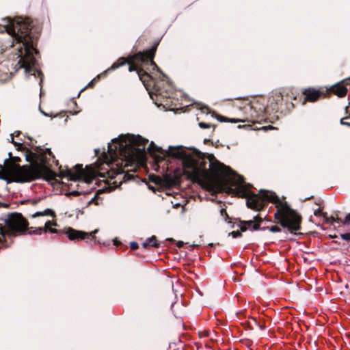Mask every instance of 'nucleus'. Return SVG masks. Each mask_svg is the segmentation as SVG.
Instances as JSON below:
<instances>
[{
	"label": "nucleus",
	"mask_w": 350,
	"mask_h": 350,
	"mask_svg": "<svg viewBox=\"0 0 350 350\" xmlns=\"http://www.w3.org/2000/svg\"><path fill=\"white\" fill-rule=\"evenodd\" d=\"M143 247L147 249L150 247H159V243H158L156 237L152 236L150 238H148L144 243H143Z\"/></svg>",
	"instance_id": "aec40b11"
},
{
	"label": "nucleus",
	"mask_w": 350,
	"mask_h": 350,
	"mask_svg": "<svg viewBox=\"0 0 350 350\" xmlns=\"http://www.w3.org/2000/svg\"><path fill=\"white\" fill-rule=\"evenodd\" d=\"M220 212H221V215H225V216L228 217V214H227L226 209L221 208Z\"/></svg>",
	"instance_id": "a19ab883"
},
{
	"label": "nucleus",
	"mask_w": 350,
	"mask_h": 350,
	"mask_svg": "<svg viewBox=\"0 0 350 350\" xmlns=\"http://www.w3.org/2000/svg\"><path fill=\"white\" fill-rule=\"evenodd\" d=\"M120 139L124 142L126 146H131L135 148L144 150L145 145L148 142V139L140 135L127 134L121 135ZM145 152V150H144Z\"/></svg>",
	"instance_id": "4468645a"
},
{
	"label": "nucleus",
	"mask_w": 350,
	"mask_h": 350,
	"mask_svg": "<svg viewBox=\"0 0 350 350\" xmlns=\"http://www.w3.org/2000/svg\"><path fill=\"white\" fill-rule=\"evenodd\" d=\"M349 105L350 106V84H349Z\"/></svg>",
	"instance_id": "a18cd8bd"
},
{
	"label": "nucleus",
	"mask_w": 350,
	"mask_h": 350,
	"mask_svg": "<svg viewBox=\"0 0 350 350\" xmlns=\"http://www.w3.org/2000/svg\"><path fill=\"white\" fill-rule=\"evenodd\" d=\"M323 213H322V211H321L320 209H319V210H317V211H315V212H314V215H320V214H322V215H323Z\"/></svg>",
	"instance_id": "37998d69"
},
{
	"label": "nucleus",
	"mask_w": 350,
	"mask_h": 350,
	"mask_svg": "<svg viewBox=\"0 0 350 350\" xmlns=\"http://www.w3.org/2000/svg\"><path fill=\"white\" fill-rule=\"evenodd\" d=\"M159 44V42L156 41L151 48L148 50L118 58L105 72L114 70L127 64L129 72L136 71L137 72L139 79L148 91L154 90L156 94H161V90L154 82L152 77L147 72L150 69L147 68L145 70L144 68V66H150L152 70H159L154 61Z\"/></svg>",
	"instance_id": "20e7f679"
},
{
	"label": "nucleus",
	"mask_w": 350,
	"mask_h": 350,
	"mask_svg": "<svg viewBox=\"0 0 350 350\" xmlns=\"http://www.w3.org/2000/svg\"><path fill=\"white\" fill-rule=\"evenodd\" d=\"M334 216H335V221L338 222V223H340L342 225V221H344V219H342L340 217H338V214H335Z\"/></svg>",
	"instance_id": "c9c22d12"
},
{
	"label": "nucleus",
	"mask_w": 350,
	"mask_h": 350,
	"mask_svg": "<svg viewBox=\"0 0 350 350\" xmlns=\"http://www.w3.org/2000/svg\"><path fill=\"white\" fill-rule=\"evenodd\" d=\"M19 134H20V132H19V131H18V132H17V134H16V136H17V135H18Z\"/></svg>",
	"instance_id": "09e8293b"
},
{
	"label": "nucleus",
	"mask_w": 350,
	"mask_h": 350,
	"mask_svg": "<svg viewBox=\"0 0 350 350\" xmlns=\"http://www.w3.org/2000/svg\"><path fill=\"white\" fill-rule=\"evenodd\" d=\"M283 104L282 96L278 91L273 92L268 98L265 96L236 98L232 100V105L239 111L238 114L232 118H224V120L232 123H260L267 120V115L278 112Z\"/></svg>",
	"instance_id": "f03ea898"
},
{
	"label": "nucleus",
	"mask_w": 350,
	"mask_h": 350,
	"mask_svg": "<svg viewBox=\"0 0 350 350\" xmlns=\"http://www.w3.org/2000/svg\"><path fill=\"white\" fill-rule=\"evenodd\" d=\"M232 234L233 237H236L237 236H238V235L241 234H240V232H238V231H237V232L233 231V232H232Z\"/></svg>",
	"instance_id": "79ce46f5"
},
{
	"label": "nucleus",
	"mask_w": 350,
	"mask_h": 350,
	"mask_svg": "<svg viewBox=\"0 0 350 350\" xmlns=\"http://www.w3.org/2000/svg\"><path fill=\"white\" fill-rule=\"evenodd\" d=\"M97 200H98L97 196H94V198H92V199L89 202V204H92V203H94V204H96V205H97V204H98V202H97Z\"/></svg>",
	"instance_id": "e433bc0d"
},
{
	"label": "nucleus",
	"mask_w": 350,
	"mask_h": 350,
	"mask_svg": "<svg viewBox=\"0 0 350 350\" xmlns=\"http://www.w3.org/2000/svg\"><path fill=\"white\" fill-rule=\"evenodd\" d=\"M145 161L144 150L126 146L120 136L113 139V144L108 146V152L102 153L94 167L90 165L83 169L81 164H77L73 170H60L59 176L85 183L92 182L97 176L113 179L118 174L124 173L125 167L134 163L141 164Z\"/></svg>",
	"instance_id": "f257e3e1"
},
{
	"label": "nucleus",
	"mask_w": 350,
	"mask_h": 350,
	"mask_svg": "<svg viewBox=\"0 0 350 350\" xmlns=\"http://www.w3.org/2000/svg\"><path fill=\"white\" fill-rule=\"evenodd\" d=\"M183 245V243L181 242V241H178V243H177V246L178 247H181Z\"/></svg>",
	"instance_id": "c03bdc74"
},
{
	"label": "nucleus",
	"mask_w": 350,
	"mask_h": 350,
	"mask_svg": "<svg viewBox=\"0 0 350 350\" xmlns=\"http://www.w3.org/2000/svg\"><path fill=\"white\" fill-rule=\"evenodd\" d=\"M347 118H343L340 120V123L343 125H347V126H350V123L349 122H345V120Z\"/></svg>",
	"instance_id": "58836bf2"
},
{
	"label": "nucleus",
	"mask_w": 350,
	"mask_h": 350,
	"mask_svg": "<svg viewBox=\"0 0 350 350\" xmlns=\"http://www.w3.org/2000/svg\"><path fill=\"white\" fill-rule=\"evenodd\" d=\"M200 338H205L209 336V332L208 330H204L202 332H199L198 333Z\"/></svg>",
	"instance_id": "c85d7f7f"
},
{
	"label": "nucleus",
	"mask_w": 350,
	"mask_h": 350,
	"mask_svg": "<svg viewBox=\"0 0 350 350\" xmlns=\"http://www.w3.org/2000/svg\"><path fill=\"white\" fill-rule=\"evenodd\" d=\"M200 111H201L202 113L208 114V113H211L210 111H209V108L207 107H201L200 108Z\"/></svg>",
	"instance_id": "473e14b6"
},
{
	"label": "nucleus",
	"mask_w": 350,
	"mask_h": 350,
	"mask_svg": "<svg viewBox=\"0 0 350 350\" xmlns=\"http://www.w3.org/2000/svg\"><path fill=\"white\" fill-rule=\"evenodd\" d=\"M40 216H51L55 217V213L54 211L50 208H46L43 211H38L31 215V217H37Z\"/></svg>",
	"instance_id": "412c9836"
},
{
	"label": "nucleus",
	"mask_w": 350,
	"mask_h": 350,
	"mask_svg": "<svg viewBox=\"0 0 350 350\" xmlns=\"http://www.w3.org/2000/svg\"><path fill=\"white\" fill-rule=\"evenodd\" d=\"M97 81L96 79L94 78L93 80H92L86 86V88H93L94 85V83Z\"/></svg>",
	"instance_id": "f704fd0d"
},
{
	"label": "nucleus",
	"mask_w": 350,
	"mask_h": 350,
	"mask_svg": "<svg viewBox=\"0 0 350 350\" xmlns=\"http://www.w3.org/2000/svg\"><path fill=\"white\" fill-rule=\"evenodd\" d=\"M97 231L98 230H95L91 232H85L69 228L66 232V234H67L68 239L71 241H82L90 238L94 239V234L97 232Z\"/></svg>",
	"instance_id": "dca6fc26"
},
{
	"label": "nucleus",
	"mask_w": 350,
	"mask_h": 350,
	"mask_svg": "<svg viewBox=\"0 0 350 350\" xmlns=\"http://www.w3.org/2000/svg\"><path fill=\"white\" fill-rule=\"evenodd\" d=\"M199 126L200 128L205 129L211 128L213 125L210 123H207V122H200Z\"/></svg>",
	"instance_id": "bb28decb"
},
{
	"label": "nucleus",
	"mask_w": 350,
	"mask_h": 350,
	"mask_svg": "<svg viewBox=\"0 0 350 350\" xmlns=\"http://www.w3.org/2000/svg\"><path fill=\"white\" fill-rule=\"evenodd\" d=\"M57 225V223L56 221H48L45 223V225L44 227H42V228H44L46 229L44 232H50L51 233H56L57 232V230L55 228H52L53 226H56Z\"/></svg>",
	"instance_id": "4be33fe9"
},
{
	"label": "nucleus",
	"mask_w": 350,
	"mask_h": 350,
	"mask_svg": "<svg viewBox=\"0 0 350 350\" xmlns=\"http://www.w3.org/2000/svg\"><path fill=\"white\" fill-rule=\"evenodd\" d=\"M6 234L5 226L3 227L1 224H0V235Z\"/></svg>",
	"instance_id": "72a5a7b5"
},
{
	"label": "nucleus",
	"mask_w": 350,
	"mask_h": 350,
	"mask_svg": "<svg viewBox=\"0 0 350 350\" xmlns=\"http://www.w3.org/2000/svg\"><path fill=\"white\" fill-rule=\"evenodd\" d=\"M11 142L16 147L18 150L25 151L26 161L31 163L37 169L43 179L48 181L55 179L57 176L55 172L47 166L46 154L51 155L52 154L50 150H40L33 152L31 150L23 147V144L15 142L14 140V134L11 135Z\"/></svg>",
	"instance_id": "6e6552de"
},
{
	"label": "nucleus",
	"mask_w": 350,
	"mask_h": 350,
	"mask_svg": "<svg viewBox=\"0 0 350 350\" xmlns=\"http://www.w3.org/2000/svg\"><path fill=\"white\" fill-rule=\"evenodd\" d=\"M262 220L263 219L259 215H257L254 217L253 220L241 221L239 224L240 230L242 232H245L247 230L251 231L260 230L261 229L260 224Z\"/></svg>",
	"instance_id": "f3484780"
},
{
	"label": "nucleus",
	"mask_w": 350,
	"mask_h": 350,
	"mask_svg": "<svg viewBox=\"0 0 350 350\" xmlns=\"http://www.w3.org/2000/svg\"><path fill=\"white\" fill-rule=\"evenodd\" d=\"M166 156L182 160L186 179L202 185L208 173L204 154L197 150L187 151L180 148H170Z\"/></svg>",
	"instance_id": "423d86ee"
},
{
	"label": "nucleus",
	"mask_w": 350,
	"mask_h": 350,
	"mask_svg": "<svg viewBox=\"0 0 350 350\" xmlns=\"http://www.w3.org/2000/svg\"><path fill=\"white\" fill-rule=\"evenodd\" d=\"M340 237L343 240L350 241V232L342 234Z\"/></svg>",
	"instance_id": "7c9ffc66"
},
{
	"label": "nucleus",
	"mask_w": 350,
	"mask_h": 350,
	"mask_svg": "<svg viewBox=\"0 0 350 350\" xmlns=\"http://www.w3.org/2000/svg\"><path fill=\"white\" fill-rule=\"evenodd\" d=\"M275 206L276 212L274 214L275 222L286 228L289 231L294 232L300 229L301 217L293 210L288 203L282 201L278 197L275 200Z\"/></svg>",
	"instance_id": "1a4fd4ad"
},
{
	"label": "nucleus",
	"mask_w": 350,
	"mask_h": 350,
	"mask_svg": "<svg viewBox=\"0 0 350 350\" xmlns=\"http://www.w3.org/2000/svg\"><path fill=\"white\" fill-rule=\"evenodd\" d=\"M184 175L179 169H176L172 173L165 174L163 176V184L167 187L179 186L182 182V176Z\"/></svg>",
	"instance_id": "2eb2a0df"
},
{
	"label": "nucleus",
	"mask_w": 350,
	"mask_h": 350,
	"mask_svg": "<svg viewBox=\"0 0 350 350\" xmlns=\"http://www.w3.org/2000/svg\"><path fill=\"white\" fill-rule=\"evenodd\" d=\"M237 317L239 319H242L243 318H245L246 317V314H245V310H241L239 312H237Z\"/></svg>",
	"instance_id": "c756f323"
},
{
	"label": "nucleus",
	"mask_w": 350,
	"mask_h": 350,
	"mask_svg": "<svg viewBox=\"0 0 350 350\" xmlns=\"http://www.w3.org/2000/svg\"><path fill=\"white\" fill-rule=\"evenodd\" d=\"M208 173L201 187L208 191H224L228 194L248 198L252 194V185L244 184V178L236 174L230 167L225 165L213 155L209 157Z\"/></svg>",
	"instance_id": "7ed1b4c3"
},
{
	"label": "nucleus",
	"mask_w": 350,
	"mask_h": 350,
	"mask_svg": "<svg viewBox=\"0 0 350 350\" xmlns=\"http://www.w3.org/2000/svg\"><path fill=\"white\" fill-rule=\"evenodd\" d=\"M148 152L152 157H154L156 161H162L166 157L165 151L158 147L153 142L150 144Z\"/></svg>",
	"instance_id": "a211bd4d"
},
{
	"label": "nucleus",
	"mask_w": 350,
	"mask_h": 350,
	"mask_svg": "<svg viewBox=\"0 0 350 350\" xmlns=\"http://www.w3.org/2000/svg\"><path fill=\"white\" fill-rule=\"evenodd\" d=\"M269 230V231L272 232H279L281 231V229L279 226H276V225H274V226H270V227H262L261 228V230Z\"/></svg>",
	"instance_id": "b1692460"
},
{
	"label": "nucleus",
	"mask_w": 350,
	"mask_h": 350,
	"mask_svg": "<svg viewBox=\"0 0 350 350\" xmlns=\"http://www.w3.org/2000/svg\"><path fill=\"white\" fill-rule=\"evenodd\" d=\"M0 178L8 183H23L42 178V176L31 163L20 165L12 161H7L4 162V165H0Z\"/></svg>",
	"instance_id": "0eeeda50"
},
{
	"label": "nucleus",
	"mask_w": 350,
	"mask_h": 350,
	"mask_svg": "<svg viewBox=\"0 0 350 350\" xmlns=\"http://www.w3.org/2000/svg\"><path fill=\"white\" fill-rule=\"evenodd\" d=\"M113 245L116 246H119L121 245V242L119 240H118L117 239H116L113 240Z\"/></svg>",
	"instance_id": "ea45409f"
},
{
	"label": "nucleus",
	"mask_w": 350,
	"mask_h": 350,
	"mask_svg": "<svg viewBox=\"0 0 350 350\" xmlns=\"http://www.w3.org/2000/svg\"><path fill=\"white\" fill-rule=\"evenodd\" d=\"M69 194L71 196H79L81 194V192H79L78 191H73L70 192Z\"/></svg>",
	"instance_id": "4c0bfd02"
},
{
	"label": "nucleus",
	"mask_w": 350,
	"mask_h": 350,
	"mask_svg": "<svg viewBox=\"0 0 350 350\" xmlns=\"http://www.w3.org/2000/svg\"><path fill=\"white\" fill-rule=\"evenodd\" d=\"M7 235L18 236L25 234L27 231L29 222L19 213H12L8 215L5 221Z\"/></svg>",
	"instance_id": "9b49d317"
},
{
	"label": "nucleus",
	"mask_w": 350,
	"mask_h": 350,
	"mask_svg": "<svg viewBox=\"0 0 350 350\" xmlns=\"http://www.w3.org/2000/svg\"><path fill=\"white\" fill-rule=\"evenodd\" d=\"M151 180L154 183L157 185L161 184V182L163 183V178L158 176H153V177L150 178Z\"/></svg>",
	"instance_id": "a878e982"
},
{
	"label": "nucleus",
	"mask_w": 350,
	"mask_h": 350,
	"mask_svg": "<svg viewBox=\"0 0 350 350\" xmlns=\"http://www.w3.org/2000/svg\"><path fill=\"white\" fill-rule=\"evenodd\" d=\"M260 327L261 329H265V326H263V325H260Z\"/></svg>",
	"instance_id": "de8ad7c7"
},
{
	"label": "nucleus",
	"mask_w": 350,
	"mask_h": 350,
	"mask_svg": "<svg viewBox=\"0 0 350 350\" xmlns=\"http://www.w3.org/2000/svg\"><path fill=\"white\" fill-rule=\"evenodd\" d=\"M278 92L282 96L284 102L289 99L296 100L297 98L298 93L293 88H284Z\"/></svg>",
	"instance_id": "6ab92c4d"
},
{
	"label": "nucleus",
	"mask_w": 350,
	"mask_h": 350,
	"mask_svg": "<svg viewBox=\"0 0 350 350\" xmlns=\"http://www.w3.org/2000/svg\"><path fill=\"white\" fill-rule=\"evenodd\" d=\"M46 229L44 228H42V227H39V228H33V227H30L27 228V230H28V233L29 234H41L42 233H44V230Z\"/></svg>",
	"instance_id": "5701e85b"
},
{
	"label": "nucleus",
	"mask_w": 350,
	"mask_h": 350,
	"mask_svg": "<svg viewBox=\"0 0 350 350\" xmlns=\"http://www.w3.org/2000/svg\"><path fill=\"white\" fill-rule=\"evenodd\" d=\"M9 156L11 157V159H6L5 162H6L7 161H12L14 163H17V162L21 161V159L18 157H12V153H10Z\"/></svg>",
	"instance_id": "cd10ccee"
},
{
	"label": "nucleus",
	"mask_w": 350,
	"mask_h": 350,
	"mask_svg": "<svg viewBox=\"0 0 350 350\" xmlns=\"http://www.w3.org/2000/svg\"><path fill=\"white\" fill-rule=\"evenodd\" d=\"M278 196L275 192L267 190H260L258 193L252 192L246 200L247 206L256 211L262 210L268 203H275Z\"/></svg>",
	"instance_id": "9d476101"
},
{
	"label": "nucleus",
	"mask_w": 350,
	"mask_h": 350,
	"mask_svg": "<svg viewBox=\"0 0 350 350\" xmlns=\"http://www.w3.org/2000/svg\"><path fill=\"white\" fill-rule=\"evenodd\" d=\"M323 216L326 223L333 224L334 222H335V216L332 215L331 217H327L326 213H323Z\"/></svg>",
	"instance_id": "393cba45"
},
{
	"label": "nucleus",
	"mask_w": 350,
	"mask_h": 350,
	"mask_svg": "<svg viewBox=\"0 0 350 350\" xmlns=\"http://www.w3.org/2000/svg\"><path fill=\"white\" fill-rule=\"evenodd\" d=\"M349 85L350 77H348L332 85L325 86V99L329 98L333 96H336L340 98L345 97L349 93Z\"/></svg>",
	"instance_id": "f8f14e48"
},
{
	"label": "nucleus",
	"mask_w": 350,
	"mask_h": 350,
	"mask_svg": "<svg viewBox=\"0 0 350 350\" xmlns=\"http://www.w3.org/2000/svg\"><path fill=\"white\" fill-rule=\"evenodd\" d=\"M33 21L30 18H20L14 23L6 26V31L10 35L16 43H22L23 47L18 49V56L21 57L18 64L26 72L33 71L36 58L33 52L38 53L34 46L33 38L31 31L34 26Z\"/></svg>",
	"instance_id": "39448f33"
},
{
	"label": "nucleus",
	"mask_w": 350,
	"mask_h": 350,
	"mask_svg": "<svg viewBox=\"0 0 350 350\" xmlns=\"http://www.w3.org/2000/svg\"><path fill=\"white\" fill-rule=\"evenodd\" d=\"M304 98L301 101L302 105L307 103H315L321 99H325L324 87L316 88L308 87L302 90Z\"/></svg>",
	"instance_id": "ddd939ff"
},
{
	"label": "nucleus",
	"mask_w": 350,
	"mask_h": 350,
	"mask_svg": "<svg viewBox=\"0 0 350 350\" xmlns=\"http://www.w3.org/2000/svg\"><path fill=\"white\" fill-rule=\"evenodd\" d=\"M130 247L132 250H136L138 249V243L137 242H131L130 244Z\"/></svg>",
	"instance_id": "2f4dec72"
},
{
	"label": "nucleus",
	"mask_w": 350,
	"mask_h": 350,
	"mask_svg": "<svg viewBox=\"0 0 350 350\" xmlns=\"http://www.w3.org/2000/svg\"><path fill=\"white\" fill-rule=\"evenodd\" d=\"M265 219H266V220H267V221H271V220L270 219H268V218H267V217H265Z\"/></svg>",
	"instance_id": "49530a36"
}]
</instances>
